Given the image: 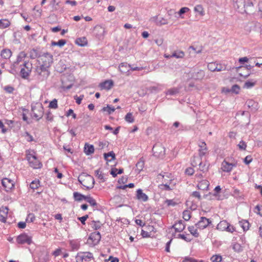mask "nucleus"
<instances>
[{
  "mask_svg": "<svg viewBox=\"0 0 262 262\" xmlns=\"http://www.w3.org/2000/svg\"><path fill=\"white\" fill-rule=\"evenodd\" d=\"M95 174H96V177H97V178L101 180L102 182H104L105 181V179L104 178L103 174L102 173V172L100 171L99 170H96L95 171Z\"/></svg>",
  "mask_w": 262,
  "mask_h": 262,
  "instance_id": "obj_50",
  "label": "nucleus"
},
{
  "mask_svg": "<svg viewBox=\"0 0 262 262\" xmlns=\"http://www.w3.org/2000/svg\"><path fill=\"white\" fill-rule=\"evenodd\" d=\"M84 150L86 155H90L94 152V147L92 145L85 143Z\"/></svg>",
  "mask_w": 262,
  "mask_h": 262,
  "instance_id": "obj_24",
  "label": "nucleus"
},
{
  "mask_svg": "<svg viewBox=\"0 0 262 262\" xmlns=\"http://www.w3.org/2000/svg\"><path fill=\"white\" fill-rule=\"evenodd\" d=\"M240 88L237 84L233 85L231 89V92L234 93L235 94H238Z\"/></svg>",
  "mask_w": 262,
  "mask_h": 262,
  "instance_id": "obj_54",
  "label": "nucleus"
},
{
  "mask_svg": "<svg viewBox=\"0 0 262 262\" xmlns=\"http://www.w3.org/2000/svg\"><path fill=\"white\" fill-rule=\"evenodd\" d=\"M92 258H93V254L89 252H79L76 256V262H82L83 260L89 261Z\"/></svg>",
  "mask_w": 262,
  "mask_h": 262,
  "instance_id": "obj_8",
  "label": "nucleus"
},
{
  "mask_svg": "<svg viewBox=\"0 0 262 262\" xmlns=\"http://www.w3.org/2000/svg\"><path fill=\"white\" fill-rule=\"evenodd\" d=\"M242 227L244 231L247 230L249 228V223L247 221H244L243 223Z\"/></svg>",
  "mask_w": 262,
  "mask_h": 262,
  "instance_id": "obj_60",
  "label": "nucleus"
},
{
  "mask_svg": "<svg viewBox=\"0 0 262 262\" xmlns=\"http://www.w3.org/2000/svg\"><path fill=\"white\" fill-rule=\"evenodd\" d=\"M50 74L49 68L43 66H37L36 67L34 71V76L38 82L46 81Z\"/></svg>",
  "mask_w": 262,
  "mask_h": 262,
  "instance_id": "obj_2",
  "label": "nucleus"
},
{
  "mask_svg": "<svg viewBox=\"0 0 262 262\" xmlns=\"http://www.w3.org/2000/svg\"><path fill=\"white\" fill-rule=\"evenodd\" d=\"M234 8L241 13L253 14L256 11V8L250 0H233Z\"/></svg>",
  "mask_w": 262,
  "mask_h": 262,
  "instance_id": "obj_1",
  "label": "nucleus"
},
{
  "mask_svg": "<svg viewBox=\"0 0 262 262\" xmlns=\"http://www.w3.org/2000/svg\"><path fill=\"white\" fill-rule=\"evenodd\" d=\"M161 187H163V188L161 187V189L165 190H171L173 189L174 185L172 186H170L169 184L167 183H165V184H162L161 185Z\"/></svg>",
  "mask_w": 262,
  "mask_h": 262,
  "instance_id": "obj_53",
  "label": "nucleus"
},
{
  "mask_svg": "<svg viewBox=\"0 0 262 262\" xmlns=\"http://www.w3.org/2000/svg\"><path fill=\"white\" fill-rule=\"evenodd\" d=\"M191 217V212L189 210H185L183 212V218L186 221H188Z\"/></svg>",
  "mask_w": 262,
  "mask_h": 262,
  "instance_id": "obj_40",
  "label": "nucleus"
},
{
  "mask_svg": "<svg viewBox=\"0 0 262 262\" xmlns=\"http://www.w3.org/2000/svg\"><path fill=\"white\" fill-rule=\"evenodd\" d=\"M246 104L248 108L251 109V111L255 112L258 108V103L252 99L248 100L246 101Z\"/></svg>",
  "mask_w": 262,
  "mask_h": 262,
  "instance_id": "obj_18",
  "label": "nucleus"
},
{
  "mask_svg": "<svg viewBox=\"0 0 262 262\" xmlns=\"http://www.w3.org/2000/svg\"><path fill=\"white\" fill-rule=\"evenodd\" d=\"M31 71H28L25 68H22L20 72V74L22 78L27 79L30 75Z\"/></svg>",
  "mask_w": 262,
  "mask_h": 262,
  "instance_id": "obj_33",
  "label": "nucleus"
},
{
  "mask_svg": "<svg viewBox=\"0 0 262 262\" xmlns=\"http://www.w3.org/2000/svg\"><path fill=\"white\" fill-rule=\"evenodd\" d=\"M4 90L6 92H7L8 93H12L13 92L14 89L11 86H6L4 88Z\"/></svg>",
  "mask_w": 262,
  "mask_h": 262,
  "instance_id": "obj_64",
  "label": "nucleus"
},
{
  "mask_svg": "<svg viewBox=\"0 0 262 262\" xmlns=\"http://www.w3.org/2000/svg\"><path fill=\"white\" fill-rule=\"evenodd\" d=\"M179 92V89L178 88H172L169 90H168L166 93L167 95H176Z\"/></svg>",
  "mask_w": 262,
  "mask_h": 262,
  "instance_id": "obj_46",
  "label": "nucleus"
},
{
  "mask_svg": "<svg viewBox=\"0 0 262 262\" xmlns=\"http://www.w3.org/2000/svg\"><path fill=\"white\" fill-rule=\"evenodd\" d=\"M1 54L3 58L9 59L11 56L12 52L9 49H3Z\"/></svg>",
  "mask_w": 262,
  "mask_h": 262,
  "instance_id": "obj_27",
  "label": "nucleus"
},
{
  "mask_svg": "<svg viewBox=\"0 0 262 262\" xmlns=\"http://www.w3.org/2000/svg\"><path fill=\"white\" fill-rule=\"evenodd\" d=\"M46 119L49 121H52L53 120V115L50 111H49L46 115Z\"/></svg>",
  "mask_w": 262,
  "mask_h": 262,
  "instance_id": "obj_61",
  "label": "nucleus"
},
{
  "mask_svg": "<svg viewBox=\"0 0 262 262\" xmlns=\"http://www.w3.org/2000/svg\"><path fill=\"white\" fill-rule=\"evenodd\" d=\"M238 146L240 149L245 150L247 147V144L244 141H241L238 144Z\"/></svg>",
  "mask_w": 262,
  "mask_h": 262,
  "instance_id": "obj_59",
  "label": "nucleus"
},
{
  "mask_svg": "<svg viewBox=\"0 0 262 262\" xmlns=\"http://www.w3.org/2000/svg\"><path fill=\"white\" fill-rule=\"evenodd\" d=\"M24 136L25 137L26 139L28 141V142H31V141H33L34 139H33V137H32V136H31L30 134H29V133L27 132H25L24 135Z\"/></svg>",
  "mask_w": 262,
  "mask_h": 262,
  "instance_id": "obj_55",
  "label": "nucleus"
},
{
  "mask_svg": "<svg viewBox=\"0 0 262 262\" xmlns=\"http://www.w3.org/2000/svg\"><path fill=\"white\" fill-rule=\"evenodd\" d=\"M39 186V181L38 180L33 181L30 184V187L33 190L38 188Z\"/></svg>",
  "mask_w": 262,
  "mask_h": 262,
  "instance_id": "obj_44",
  "label": "nucleus"
},
{
  "mask_svg": "<svg viewBox=\"0 0 262 262\" xmlns=\"http://www.w3.org/2000/svg\"><path fill=\"white\" fill-rule=\"evenodd\" d=\"M2 184L6 191H9L14 187L13 182L8 178H4L2 180Z\"/></svg>",
  "mask_w": 262,
  "mask_h": 262,
  "instance_id": "obj_12",
  "label": "nucleus"
},
{
  "mask_svg": "<svg viewBox=\"0 0 262 262\" xmlns=\"http://www.w3.org/2000/svg\"><path fill=\"white\" fill-rule=\"evenodd\" d=\"M102 224L99 221H92V227L94 230H97L101 228Z\"/></svg>",
  "mask_w": 262,
  "mask_h": 262,
  "instance_id": "obj_41",
  "label": "nucleus"
},
{
  "mask_svg": "<svg viewBox=\"0 0 262 262\" xmlns=\"http://www.w3.org/2000/svg\"><path fill=\"white\" fill-rule=\"evenodd\" d=\"M222 259V256L220 255H214L210 258L212 262H221Z\"/></svg>",
  "mask_w": 262,
  "mask_h": 262,
  "instance_id": "obj_47",
  "label": "nucleus"
},
{
  "mask_svg": "<svg viewBox=\"0 0 262 262\" xmlns=\"http://www.w3.org/2000/svg\"><path fill=\"white\" fill-rule=\"evenodd\" d=\"M74 200L76 201H81L82 200H85L86 196L84 195L79 192H75L73 193Z\"/></svg>",
  "mask_w": 262,
  "mask_h": 262,
  "instance_id": "obj_30",
  "label": "nucleus"
},
{
  "mask_svg": "<svg viewBox=\"0 0 262 262\" xmlns=\"http://www.w3.org/2000/svg\"><path fill=\"white\" fill-rule=\"evenodd\" d=\"M205 75V72L203 70H200L198 72L193 73L192 76L196 80H201L204 78Z\"/></svg>",
  "mask_w": 262,
  "mask_h": 262,
  "instance_id": "obj_22",
  "label": "nucleus"
},
{
  "mask_svg": "<svg viewBox=\"0 0 262 262\" xmlns=\"http://www.w3.org/2000/svg\"><path fill=\"white\" fill-rule=\"evenodd\" d=\"M70 246L71 247L72 250H77L79 248V244L75 242L71 241L70 243Z\"/></svg>",
  "mask_w": 262,
  "mask_h": 262,
  "instance_id": "obj_49",
  "label": "nucleus"
},
{
  "mask_svg": "<svg viewBox=\"0 0 262 262\" xmlns=\"http://www.w3.org/2000/svg\"><path fill=\"white\" fill-rule=\"evenodd\" d=\"M255 85V82L246 81L244 85V88L250 89L253 87Z\"/></svg>",
  "mask_w": 262,
  "mask_h": 262,
  "instance_id": "obj_57",
  "label": "nucleus"
},
{
  "mask_svg": "<svg viewBox=\"0 0 262 262\" xmlns=\"http://www.w3.org/2000/svg\"><path fill=\"white\" fill-rule=\"evenodd\" d=\"M75 43L80 47H84L87 45L88 41L85 37H83L77 38Z\"/></svg>",
  "mask_w": 262,
  "mask_h": 262,
  "instance_id": "obj_25",
  "label": "nucleus"
},
{
  "mask_svg": "<svg viewBox=\"0 0 262 262\" xmlns=\"http://www.w3.org/2000/svg\"><path fill=\"white\" fill-rule=\"evenodd\" d=\"M249 27L251 30L259 31L260 30L261 25L258 23H251L249 24Z\"/></svg>",
  "mask_w": 262,
  "mask_h": 262,
  "instance_id": "obj_32",
  "label": "nucleus"
},
{
  "mask_svg": "<svg viewBox=\"0 0 262 262\" xmlns=\"http://www.w3.org/2000/svg\"><path fill=\"white\" fill-rule=\"evenodd\" d=\"M199 146L200 147V149L199 150V157L200 158H202V157L205 156L207 150L206 144L205 142H201L199 144Z\"/></svg>",
  "mask_w": 262,
  "mask_h": 262,
  "instance_id": "obj_20",
  "label": "nucleus"
},
{
  "mask_svg": "<svg viewBox=\"0 0 262 262\" xmlns=\"http://www.w3.org/2000/svg\"><path fill=\"white\" fill-rule=\"evenodd\" d=\"M144 165V162L142 159H140L136 165V169L138 173H139L143 168Z\"/></svg>",
  "mask_w": 262,
  "mask_h": 262,
  "instance_id": "obj_31",
  "label": "nucleus"
},
{
  "mask_svg": "<svg viewBox=\"0 0 262 262\" xmlns=\"http://www.w3.org/2000/svg\"><path fill=\"white\" fill-rule=\"evenodd\" d=\"M59 2L58 0H52L50 2V6L52 8V11H56L58 9V6L59 5Z\"/></svg>",
  "mask_w": 262,
  "mask_h": 262,
  "instance_id": "obj_34",
  "label": "nucleus"
},
{
  "mask_svg": "<svg viewBox=\"0 0 262 262\" xmlns=\"http://www.w3.org/2000/svg\"><path fill=\"white\" fill-rule=\"evenodd\" d=\"M120 71L122 73H127L129 72L130 65L126 62L121 63L119 67Z\"/></svg>",
  "mask_w": 262,
  "mask_h": 262,
  "instance_id": "obj_23",
  "label": "nucleus"
},
{
  "mask_svg": "<svg viewBox=\"0 0 262 262\" xmlns=\"http://www.w3.org/2000/svg\"><path fill=\"white\" fill-rule=\"evenodd\" d=\"M252 161V158L251 156H247L245 157V158L244 160V163L248 165L250 163H251Z\"/></svg>",
  "mask_w": 262,
  "mask_h": 262,
  "instance_id": "obj_62",
  "label": "nucleus"
},
{
  "mask_svg": "<svg viewBox=\"0 0 262 262\" xmlns=\"http://www.w3.org/2000/svg\"><path fill=\"white\" fill-rule=\"evenodd\" d=\"M184 56V53L183 51L175 52L170 55V57L177 58H182Z\"/></svg>",
  "mask_w": 262,
  "mask_h": 262,
  "instance_id": "obj_42",
  "label": "nucleus"
},
{
  "mask_svg": "<svg viewBox=\"0 0 262 262\" xmlns=\"http://www.w3.org/2000/svg\"><path fill=\"white\" fill-rule=\"evenodd\" d=\"M227 224L226 221H222L217 224L216 228L221 231H225Z\"/></svg>",
  "mask_w": 262,
  "mask_h": 262,
  "instance_id": "obj_29",
  "label": "nucleus"
},
{
  "mask_svg": "<svg viewBox=\"0 0 262 262\" xmlns=\"http://www.w3.org/2000/svg\"><path fill=\"white\" fill-rule=\"evenodd\" d=\"M102 111L103 112H107L108 114L110 115L115 111V108L114 107H111L109 105H107V106L103 107Z\"/></svg>",
  "mask_w": 262,
  "mask_h": 262,
  "instance_id": "obj_43",
  "label": "nucleus"
},
{
  "mask_svg": "<svg viewBox=\"0 0 262 262\" xmlns=\"http://www.w3.org/2000/svg\"><path fill=\"white\" fill-rule=\"evenodd\" d=\"M49 107L54 109L57 108L58 107L57 100L56 99H53L50 102Z\"/></svg>",
  "mask_w": 262,
  "mask_h": 262,
  "instance_id": "obj_51",
  "label": "nucleus"
},
{
  "mask_svg": "<svg viewBox=\"0 0 262 262\" xmlns=\"http://www.w3.org/2000/svg\"><path fill=\"white\" fill-rule=\"evenodd\" d=\"M136 197L138 200L143 202H146L148 199V196L145 193H143L142 190L141 189H139L137 190Z\"/></svg>",
  "mask_w": 262,
  "mask_h": 262,
  "instance_id": "obj_19",
  "label": "nucleus"
},
{
  "mask_svg": "<svg viewBox=\"0 0 262 262\" xmlns=\"http://www.w3.org/2000/svg\"><path fill=\"white\" fill-rule=\"evenodd\" d=\"M125 120L126 122L129 123H133L134 122V118L132 114L130 113H128L126 115Z\"/></svg>",
  "mask_w": 262,
  "mask_h": 262,
  "instance_id": "obj_45",
  "label": "nucleus"
},
{
  "mask_svg": "<svg viewBox=\"0 0 262 262\" xmlns=\"http://www.w3.org/2000/svg\"><path fill=\"white\" fill-rule=\"evenodd\" d=\"M172 227L175 229L176 232H181L184 230L185 225L183 221L180 220L177 223H176Z\"/></svg>",
  "mask_w": 262,
  "mask_h": 262,
  "instance_id": "obj_17",
  "label": "nucleus"
},
{
  "mask_svg": "<svg viewBox=\"0 0 262 262\" xmlns=\"http://www.w3.org/2000/svg\"><path fill=\"white\" fill-rule=\"evenodd\" d=\"M217 63L215 62H211L208 63L207 67L209 70L212 72L215 71L216 70Z\"/></svg>",
  "mask_w": 262,
  "mask_h": 262,
  "instance_id": "obj_48",
  "label": "nucleus"
},
{
  "mask_svg": "<svg viewBox=\"0 0 262 262\" xmlns=\"http://www.w3.org/2000/svg\"><path fill=\"white\" fill-rule=\"evenodd\" d=\"M225 231L233 233L235 231V228L228 223Z\"/></svg>",
  "mask_w": 262,
  "mask_h": 262,
  "instance_id": "obj_56",
  "label": "nucleus"
},
{
  "mask_svg": "<svg viewBox=\"0 0 262 262\" xmlns=\"http://www.w3.org/2000/svg\"><path fill=\"white\" fill-rule=\"evenodd\" d=\"M152 152L154 156L163 158L165 155V148L161 144L158 143L153 146Z\"/></svg>",
  "mask_w": 262,
  "mask_h": 262,
  "instance_id": "obj_6",
  "label": "nucleus"
},
{
  "mask_svg": "<svg viewBox=\"0 0 262 262\" xmlns=\"http://www.w3.org/2000/svg\"><path fill=\"white\" fill-rule=\"evenodd\" d=\"M194 10L195 12L199 13L201 16H203L205 14L204 11V9L203 8V7L200 5H196L194 7Z\"/></svg>",
  "mask_w": 262,
  "mask_h": 262,
  "instance_id": "obj_39",
  "label": "nucleus"
},
{
  "mask_svg": "<svg viewBox=\"0 0 262 262\" xmlns=\"http://www.w3.org/2000/svg\"><path fill=\"white\" fill-rule=\"evenodd\" d=\"M114 85L112 80H107L104 82L100 83L99 85L101 90H110Z\"/></svg>",
  "mask_w": 262,
  "mask_h": 262,
  "instance_id": "obj_15",
  "label": "nucleus"
},
{
  "mask_svg": "<svg viewBox=\"0 0 262 262\" xmlns=\"http://www.w3.org/2000/svg\"><path fill=\"white\" fill-rule=\"evenodd\" d=\"M40 56L39 51L37 49H33L29 52V57L31 59H35Z\"/></svg>",
  "mask_w": 262,
  "mask_h": 262,
  "instance_id": "obj_28",
  "label": "nucleus"
},
{
  "mask_svg": "<svg viewBox=\"0 0 262 262\" xmlns=\"http://www.w3.org/2000/svg\"><path fill=\"white\" fill-rule=\"evenodd\" d=\"M40 57H41L40 59L42 61V63L40 65L50 68L53 62V56L49 53H46L40 55Z\"/></svg>",
  "mask_w": 262,
  "mask_h": 262,
  "instance_id": "obj_5",
  "label": "nucleus"
},
{
  "mask_svg": "<svg viewBox=\"0 0 262 262\" xmlns=\"http://www.w3.org/2000/svg\"><path fill=\"white\" fill-rule=\"evenodd\" d=\"M209 186V182L206 180L201 181L198 184V188L201 190H207Z\"/></svg>",
  "mask_w": 262,
  "mask_h": 262,
  "instance_id": "obj_21",
  "label": "nucleus"
},
{
  "mask_svg": "<svg viewBox=\"0 0 262 262\" xmlns=\"http://www.w3.org/2000/svg\"><path fill=\"white\" fill-rule=\"evenodd\" d=\"M165 203L167 204L168 206H176L177 203L175 202H174L172 200H166L165 201Z\"/></svg>",
  "mask_w": 262,
  "mask_h": 262,
  "instance_id": "obj_58",
  "label": "nucleus"
},
{
  "mask_svg": "<svg viewBox=\"0 0 262 262\" xmlns=\"http://www.w3.org/2000/svg\"><path fill=\"white\" fill-rule=\"evenodd\" d=\"M10 25V21L7 19H0V29L8 27Z\"/></svg>",
  "mask_w": 262,
  "mask_h": 262,
  "instance_id": "obj_35",
  "label": "nucleus"
},
{
  "mask_svg": "<svg viewBox=\"0 0 262 262\" xmlns=\"http://www.w3.org/2000/svg\"><path fill=\"white\" fill-rule=\"evenodd\" d=\"M101 239V235L99 232H94L91 234L89 240H91L94 245L97 244Z\"/></svg>",
  "mask_w": 262,
  "mask_h": 262,
  "instance_id": "obj_14",
  "label": "nucleus"
},
{
  "mask_svg": "<svg viewBox=\"0 0 262 262\" xmlns=\"http://www.w3.org/2000/svg\"><path fill=\"white\" fill-rule=\"evenodd\" d=\"M66 42H67V41H66V40H64V39H60L57 42H56V41H52V42H51V45L52 46H59L60 47H61L63 46L66 43Z\"/></svg>",
  "mask_w": 262,
  "mask_h": 262,
  "instance_id": "obj_36",
  "label": "nucleus"
},
{
  "mask_svg": "<svg viewBox=\"0 0 262 262\" xmlns=\"http://www.w3.org/2000/svg\"><path fill=\"white\" fill-rule=\"evenodd\" d=\"M79 182L86 189H90L94 187L95 181L94 178L85 173H82L78 178Z\"/></svg>",
  "mask_w": 262,
  "mask_h": 262,
  "instance_id": "obj_3",
  "label": "nucleus"
},
{
  "mask_svg": "<svg viewBox=\"0 0 262 262\" xmlns=\"http://www.w3.org/2000/svg\"><path fill=\"white\" fill-rule=\"evenodd\" d=\"M210 223L211 221L209 219L205 217H201L200 220L195 224V226L197 228L203 229Z\"/></svg>",
  "mask_w": 262,
  "mask_h": 262,
  "instance_id": "obj_11",
  "label": "nucleus"
},
{
  "mask_svg": "<svg viewBox=\"0 0 262 262\" xmlns=\"http://www.w3.org/2000/svg\"><path fill=\"white\" fill-rule=\"evenodd\" d=\"M236 166V162L230 163L226 160H224L221 165V168L223 171L229 172L232 170L233 167H235Z\"/></svg>",
  "mask_w": 262,
  "mask_h": 262,
  "instance_id": "obj_10",
  "label": "nucleus"
},
{
  "mask_svg": "<svg viewBox=\"0 0 262 262\" xmlns=\"http://www.w3.org/2000/svg\"><path fill=\"white\" fill-rule=\"evenodd\" d=\"M16 242L19 244L30 245L32 243V237L26 233H23L17 237Z\"/></svg>",
  "mask_w": 262,
  "mask_h": 262,
  "instance_id": "obj_9",
  "label": "nucleus"
},
{
  "mask_svg": "<svg viewBox=\"0 0 262 262\" xmlns=\"http://www.w3.org/2000/svg\"><path fill=\"white\" fill-rule=\"evenodd\" d=\"M189 231L190 233L193 235L194 237H197L199 236V234L198 232L197 229L195 228V227L193 226H189L188 228Z\"/></svg>",
  "mask_w": 262,
  "mask_h": 262,
  "instance_id": "obj_38",
  "label": "nucleus"
},
{
  "mask_svg": "<svg viewBox=\"0 0 262 262\" xmlns=\"http://www.w3.org/2000/svg\"><path fill=\"white\" fill-rule=\"evenodd\" d=\"M35 219V216L33 213H29L26 219V222L28 223H32L34 222Z\"/></svg>",
  "mask_w": 262,
  "mask_h": 262,
  "instance_id": "obj_52",
  "label": "nucleus"
},
{
  "mask_svg": "<svg viewBox=\"0 0 262 262\" xmlns=\"http://www.w3.org/2000/svg\"><path fill=\"white\" fill-rule=\"evenodd\" d=\"M9 209L7 207H2L0 208V221L3 223L6 222Z\"/></svg>",
  "mask_w": 262,
  "mask_h": 262,
  "instance_id": "obj_16",
  "label": "nucleus"
},
{
  "mask_svg": "<svg viewBox=\"0 0 262 262\" xmlns=\"http://www.w3.org/2000/svg\"><path fill=\"white\" fill-rule=\"evenodd\" d=\"M27 159L29 163L30 166L33 168H39L42 166L41 163L36 158V156L32 154H27Z\"/></svg>",
  "mask_w": 262,
  "mask_h": 262,
  "instance_id": "obj_4",
  "label": "nucleus"
},
{
  "mask_svg": "<svg viewBox=\"0 0 262 262\" xmlns=\"http://www.w3.org/2000/svg\"><path fill=\"white\" fill-rule=\"evenodd\" d=\"M32 113L33 116L39 120L43 116V107L41 104L32 106Z\"/></svg>",
  "mask_w": 262,
  "mask_h": 262,
  "instance_id": "obj_7",
  "label": "nucleus"
},
{
  "mask_svg": "<svg viewBox=\"0 0 262 262\" xmlns=\"http://www.w3.org/2000/svg\"><path fill=\"white\" fill-rule=\"evenodd\" d=\"M104 28L100 26L95 27L94 34L98 39H101L104 36Z\"/></svg>",
  "mask_w": 262,
  "mask_h": 262,
  "instance_id": "obj_13",
  "label": "nucleus"
},
{
  "mask_svg": "<svg viewBox=\"0 0 262 262\" xmlns=\"http://www.w3.org/2000/svg\"><path fill=\"white\" fill-rule=\"evenodd\" d=\"M25 69L27 70L28 71H31L32 70V64L29 62H25L24 64Z\"/></svg>",
  "mask_w": 262,
  "mask_h": 262,
  "instance_id": "obj_63",
  "label": "nucleus"
},
{
  "mask_svg": "<svg viewBox=\"0 0 262 262\" xmlns=\"http://www.w3.org/2000/svg\"><path fill=\"white\" fill-rule=\"evenodd\" d=\"M109 157H111L112 158V160H115V154L114 152V151H111L110 152H108V153H104V159L106 161H111V160H108V158Z\"/></svg>",
  "mask_w": 262,
  "mask_h": 262,
  "instance_id": "obj_37",
  "label": "nucleus"
},
{
  "mask_svg": "<svg viewBox=\"0 0 262 262\" xmlns=\"http://www.w3.org/2000/svg\"><path fill=\"white\" fill-rule=\"evenodd\" d=\"M88 203H89L90 205L96 208L97 209L98 204L96 203L95 199H94L90 195H87L85 197V200Z\"/></svg>",
  "mask_w": 262,
  "mask_h": 262,
  "instance_id": "obj_26",
  "label": "nucleus"
}]
</instances>
